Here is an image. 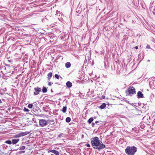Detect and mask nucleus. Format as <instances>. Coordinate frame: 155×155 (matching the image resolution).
<instances>
[{"mask_svg":"<svg viewBox=\"0 0 155 155\" xmlns=\"http://www.w3.org/2000/svg\"><path fill=\"white\" fill-rule=\"evenodd\" d=\"M67 110V107L66 106L64 107L62 110V111L64 113L66 112Z\"/></svg>","mask_w":155,"mask_h":155,"instance_id":"obj_14","label":"nucleus"},{"mask_svg":"<svg viewBox=\"0 0 155 155\" xmlns=\"http://www.w3.org/2000/svg\"><path fill=\"white\" fill-rule=\"evenodd\" d=\"M23 110L25 111V112H29V110L26 108V107H25L24 109H23Z\"/></svg>","mask_w":155,"mask_h":155,"instance_id":"obj_20","label":"nucleus"},{"mask_svg":"<svg viewBox=\"0 0 155 155\" xmlns=\"http://www.w3.org/2000/svg\"><path fill=\"white\" fill-rule=\"evenodd\" d=\"M5 143L9 144H11L12 143V141L10 140H7L5 142Z\"/></svg>","mask_w":155,"mask_h":155,"instance_id":"obj_18","label":"nucleus"},{"mask_svg":"<svg viewBox=\"0 0 155 155\" xmlns=\"http://www.w3.org/2000/svg\"><path fill=\"white\" fill-rule=\"evenodd\" d=\"M71 120V119L69 117H67L66 119V121L67 122H69Z\"/></svg>","mask_w":155,"mask_h":155,"instance_id":"obj_17","label":"nucleus"},{"mask_svg":"<svg viewBox=\"0 0 155 155\" xmlns=\"http://www.w3.org/2000/svg\"><path fill=\"white\" fill-rule=\"evenodd\" d=\"M55 78H56L57 79H59V76L57 74H56L55 75Z\"/></svg>","mask_w":155,"mask_h":155,"instance_id":"obj_23","label":"nucleus"},{"mask_svg":"<svg viewBox=\"0 0 155 155\" xmlns=\"http://www.w3.org/2000/svg\"><path fill=\"white\" fill-rule=\"evenodd\" d=\"M135 48H136V49H137L138 48V47L137 46H135Z\"/></svg>","mask_w":155,"mask_h":155,"instance_id":"obj_30","label":"nucleus"},{"mask_svg":"<svg viewBox=\"0 0 155 155\" xmlns=\"http://www.w3.org/2000/svg\"><path fill=\"white\" fill-rule=\"evenodd\" d=\"M126 92L127 94L126 95L131 96L132 94H134L135 93L136 91L134 87H130L128 88Z\"/></svg>","mask_w":155,"mask_h":155,"instance_id":"obj_3","label":"nucleus"},{"mask_svg":"<svg viewBox=\"0 0 155 155\" xmlns=\"http://www.w3.org/2000/svg\"><path fill=\"white\" fill-rule=\"evenodd\" d=\"M21 153H24L25 152V151H22L21 152Z\"/></svg>","mask_w":155,"mask_h":155,"instance_id":"obj_28","label":"nucleus"},{"mask_svg":"<svg viewBox=\"0 0 155 155\" xmlns=\"http://www.w3.org/2000/svg\"><path fill=\"white\" fill-rule=\"evenodd\" d=\"M15 138H18V137H18V135L17 134L15 135Z\"/></svg>","mask_w":155,"mask_h":155,"instance_id":"obj_27","label":"nucleus"},{"mask_svg":"<svg viewBox=\"0 0 155 155\" xmlns=\"http://www.w3.org/2000/svg\"><path fill=\"white\" fill-rule=\"evenodd\" d=\"M91 145L94 149L100 150L105 147V145L103 144L97 137H96L91 139Z\"/></svg>","mask_w":155,"mask_h":155,"instance_id":"obj_1","label":"nucleus"},{"mask_svg":"<svg viewBox=\"0 0 155 155\" xmlns=\"http://www.w3.org/2000/svg\"><path fill=\"white\" fill-rule=\"evenodd\" d=\"M137 151V148L135 147H127L125 150L126 153L129 155H134Z\"/></svg>","mask_w":155,"mask_h":155,"instance_id":"obj_2","label":"nucleus"},{"mask_svg":"<svg viewBox=\"0 0 155 155\" xmlns=\"http://www.w3.org/2000/svg\"><path fill=\"white\" fill-rule=\"evenodd\" d=\"M65 67L67 68H69L71 67V64L69 62H67L65 64Z\"/></svg>","mask_w":155,"mask_h":155,"instance_id":"obj_13","label":"nucleus"},{"mask_svg":"<svg viewBox=\"0 0 155 155\" xmlns=\"http://www.w3.org/2000/svg\"><path fill=\"white\" fill-rule=\"evenodd\" d=\"M94 119L92 117L90 118L88 120V122L89 124H91L93 120Z\"/></svg>","mask_w":155,"mask_h":155,"instance_id":"obj_16","label":"nucleus"},{"mask_svg":"<svg viewBox=\"0 0 155 155\" xmlns=\"http://www.w3.org/2000/svg\"><path fill=\"white\" fill-rule=\"evenodd\" d=\"M51 152L56 155H59V153L58 151L54 150H50L48 151V153Z\"/></svg>","mask_w":155,"mask_h":155,"instance_id":"obj_6","label":"nucleus"},{"mask_svg":"<svg viewBox=\"0 0 155 155\" xmlns=\"http://www.w3.org/2000/svg\"><path fill=\"white\" fill-rule=\"evenodd\" d=\"M86 146H87V147H90V145L89 144H87L86 145Z\"/></svg>","mask_w":155,"mask_h":155,"instance_id":"obj_26","label":"nucleus"},{"mask_svg":"<svg viewBox=\"0 0 155 155\" xmlns=\"http://www.w3.org/2000/svg\"><path fill=\"white\" fill-rule=\"evenodd\" d=\"M137 96L139 98H143V94L140 91L137 93Z\"/></svg>","mask_w":155,"mask_h":155,"instance_id":"obj_9","label":"nucleus"},{"mask_svg":"<svg viewBox=\"0 0 155 155\" xmlns=\"http://www.w3.org/2000/svg\"><path fill=\"white\" fill-rule=\"evenodd\" d=\"M92 125L93 126L94 124V123H92Z\"/></svg>","mask_w":155,"mask_h":155,"instance_id":"obj_32","label":"nucleus"},{"mask_svg":"<svg viewBox=\"0 0 155 155\" xmlns=\"http://www.w3.org/2000/svg\"><path fill=\"white\" fill-rule=\"evenodd\" d=\"M19 141V139H13L12 140V143L13 144L17 143Z\"/></svg>","mask_w":155,"mask_h":155,"instance_id":"obj_10","label":"nucleus"},{"mask_svg":"<svg viewBox=\"0 0 155 155\" xmlns=\"http://www.w3.org/2000/svg\"><path fill=\"white\" fill-rule=\"evenodd\" d=\"M2 103V101H1V100L0 99V103Z\"/></svg>","mask_w":155,"mask_h":155,"instance_id":"obj_31","label":"nucleus"},{"mask_svg":"<svg viewBox=\"0 0 155 155\" xmlns=\"http://www.w3.org/2000/svg\"><path fill=\"white\" fill-rule=\"evenodd\" d=\"M32 107H33V105L31 104H29L28 105V107L30 108H32Z\"/></svg>","mask_w":155,"mask_h":155,"instance_id":"obj_22","label":"nucleus"},{"mask_svg":"<svg viewBox=\"0 0 155 155\" xmlns=\"http://www.w3.org/2000/svg\"><path fill=\"white\" fill-rule=\"evenodd\" d=\"M66 85L68 87L70 88L72 87V84L71 82L68 81L66 83Z\"/></svg>","mask_w":155,"mask_h":155,"instance_id":"obj_8","label":"nucleus"},{"mask_svg":"<svg viewBox=\"0 0 155 155\" xmlns=\"http://www.w3.org/2000/svg\"><path fill=\"white\" fill-rule=\"evenodd\" d=\"M52 76V73L51 72L49 73L48 74V80L49 81Z\"/></svg>","mask_w":155,"mask_h":155,"instance_id":"obj_11","label":"nucleus"},{"mask_svg":"<svg viewBox=\"0 0 155 155\" xmlns=\"http://www.w3.org/2000/svg\"><path fill=\"white\" fill-rule=\"evenodd\" d=\"M25 147L24 146H22L19 149L20 150H24L25 149Z\"/></svg>","mask_w":155,"mask_h":155,"instance_id":"obj_19","label":"nucleus"},{"mask_svg":"<svg viewBox=\"0 0 155 155\" xmlns=\"http://www.w3.org/2000/svg\"><path fill=\"white\" fill-rule=\"evenodd\" d=\"M146 48L148 49H150V45H147L146 46Z\"/></svg>","mask_w":155,"mask_h":155,"instance_id":"obj_24","label":"nucleus"},{"mask_svg":"<svg viewBox=\"0 0 155 155\" xmlns=\"http://www.w3.org/2000/svg\"><path fill=\"white\" fill-rule=\"evenodd\" d=\"M35 92H34V94L35 95H37L38 94L39 92L41 91V89L39 88L38 87H35L34 88Z\"/></svg>","mask_w":155,"mask_h":155,"instance_id":"obj_5","label":"nucleus"},{"mask_svg":"<svg viewBox=\"0 0 155 155\" xmlns=\"http://www.w3.org/2000/svg\"><path fill=\"white\" fill-rule=\"evenodd\" d=\"M49 121V120L45 119L40 120H39V125L41 127L45 126L48 124V123Z\"/></svg>","mask_w":155,"mask_h":155,"instance_id":"obj_4","label":"nucleus"},{"mask_svg":"<svg viewBox=\"0 0 155 155\" xmlns=\"http://www.w3.org/2000/svg\"><path fill=\"white\" fill-rule=\"evenodd\" d=\"M99 122V121H96L95 122V123L96 124H97Z\"/></svg>","mask_w":155,"mask_h":155,"instance_id":"obj_29","label":"nucleus"},{"mask_svg":"<svg viewBox=\"0 0 155 155\" xmlns=\"http://www.w3.org/2000/svg\"><path fill=\"white\" fill-rule=\"evenodd\" d=\"M28 134H27L26 132H22L21 133L17 134L18 137H22Z\"/></svg>","mask_w":155,"mask_h":155,"instance_id":"obj_7","label":"nucleus"},{"mask_svg":"<svg viewBox=\"0 0 155 155\" xmlns=\"http://www.w3.org/2000/svg\"><path fill=\"white\" fill-rule=\"evenodd\" d=\"M60 12H58V11H57L56 12V15H57V16H60V15H62V14L61 13H60Z\"/></svg>","mask_w":155,"mask_h":155,"instance_id":"obj_21","label":"nucleus"},{"mask_svg":"<svg viewBox=\"0 0 155 155\" xmlns=\"http://www.w3.org/2000/svg\"><path fill=\"white\" fill-rule=\"evenodd\" d=\"M52 84V83H51V82H49L48 83V85L49 86H51Z\"/></svg>","mask_w":155,"mask_h":155,"instance_id":"obj_25","label":"nucleus"},{"mask_svg":"<svg viewBox=\"0 0 155 155\" xmlns=\"http://www.w3.org/2000/svg\"><path fill=\"white\" fill-rule=\"evenodd\" d=\"M106 106V104L104 103H103V104H101L100 106V108L101 109H103Z\"/></svg>","mask_w":155,"mask_h":155,"instance_id":"obj_12","label":"nucleus"},{"mask_svg":"<svg viewBox=\"0 0 155 155\" xmlns=\"http://www.w3.org/2000/svg\"><path fill=\"white\" fill-rule=\"evenodd\" d=\"M47 88L44 87H43V89L42 90V91L43 93H45L47 92Z\"/></svg>","mask_w":155,"mask_h":155,"instance_id":"obj_15","label":"nucleus"}]
</instances>
